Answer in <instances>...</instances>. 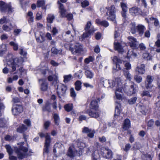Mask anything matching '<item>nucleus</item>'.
I'll return each instance as SVG.
<instances>
[{
	"label": "nucleus",
	"mask_w": 160,
	"mask_h": 160,
	"mask_svg": "<svg viewBox=\"0 0 160 160\" xmlns=\"http://www.w3.org/2000/svg\"><path fill=\"white\" fill-rule=\"evenodd\" d=\"M24 144V142L18 143V145L19 146L15 150L18 158L20 159H22L31 156V153H32L31 150L28 151L27 148L23 146Z\"/></svg>",
	"instance_id": "1"
},
{
	"label": "nucleus",
	"mask_w": 160,
	"mask_h": 160,
	"mask_svg": "<svg viewBox=\"0 0 160 160\" xmlns=\"http://www.w3.org/2000/svg\"><path fill=\"white\" fill-rule=\"evenodd\" d=\"M117 83L116 89L115 91L116 98L118 100H121L122 99V96L121 94L124 90L123 88V85L122 81L120 78H117L115 79Z\"/></svg>",
	"instance_id": "2"
},
{
	"label": "nucleus",
	"mask_w": 160,
	"mask_h": 160,
	"mask_svg": "<svg viewBox=\"0 0 160 160\" xmlns=\"http://www.w3.org/2000/svg\"><path fill=\"white\" fill-rule=\"evenodd\" d=\"M106 9L108 10L106 13L107 15L108 16L107 19L114 22V23H116L115 13L116 11V9L115 6L112 5L110 7H106Z\"/></svg>",
	"instance_id": "3"
},
{
	"label": "nucleus",
	"mask_w": 160,
	"mask_h": 160,
	"mask_svg": "<svg viewBox=\"0 0 160 160\" xmlns=\"http://www.w3.org/2000/svg\"><path fill=\"white\" fill-rule=\"evenodd\" d=\"M130 27L131 31L132 34L135 33L137 30L140 36H142L143 35L145 29V28L144 26L139 25L136 27L134 23H131L130 24Z\"/></svg>",
	"instance_id": "4"
},
{
	"label": "nucleus",
	"mask_w": 160,
	"mask_h": 160,
	"mask_svg": "<svg viewBox=\"0 0 160 160\" xmlns=\"http://www.w3.org/2000/svg\"><path fill=\"white\" fill-rule=\"evenodd\" d=\"M72 43H66L64 46L66 48H69L73 54L79 52L82 50V46L78 43H76L74 48L72 47Z\"/></svg>",
	"instance_id": "5"
},
{
	"label": "nucleus",
	"mask_w": 160,
	"mask_h": 160,
	"mask_svg": "<svg viewBox=\"0 0 160 160\" xmlns=\"http://www.w3.org/2000/svg\"><path fill=\"white\" fill-rule=\"evenodd\" d=\"M21 63V60L19 58H16L8 61L7 64L11 67L12 70L11 72H13L16 70V67H18L19 64Z\"/></svg>",
	"instance_id": "6"
},
{
	"label": "nucleus",
	"mask_w": 160,
	"mask_h": 160,
	"mask_svg": "<svg viewBox=\"0 0 160 160\" xmlns=\"http://www.w3.org/2000/svg\"><path fill=\"white\" fill-rule=\"evenodd\" d=\"M66 90V86L63 84L60 83L57 85V92L60 98L65 96Z\"/></svg>",
	"instance_id": "7"
},
{
	"label": "nucleus",
	"mask_w": 160,
	"mask_h": 160,
	"mask_svg": "<svg viewBox=\"0 0 160 160\" xmlns=\"http://www.w3.org/2000/svg\"><path fill=\"white\" fill-rule=\"evenodd\" d=\"M100 154L103 157L108 159L112 158V152L110 149L104 147L101 148Z\"/></svg>",
	"instance_id": "8"
},
{
	"label": "nucleus",
	"mask_w": 160,
	"mask_h": 160,
	"mask_svg": "<svg viewBox=\"0 0 160 160\" xmlns=\"http://www.w3.org/2000/svg\"><path fill=\"white\" fill-rule=\"evenodd\" d=\"M129 12L133 16L138 15L139 14H143L147 15L148 14V11L145 12H142L141 9L136 7H132L130 8Z\"/></svg>",
	"instance_id": "9"
},
{
	"label": "nucleus",
	"mask_w": 160,
	"mask_h": 160,
	"mask_svg": "<svg viewBox=\"0 0 160 160\" xmlns=\"http://www.w3.org/2000/svg\"><path fill=\"white\" fill-rule=\"evenodd\" d=\"M100 83L105 87H114L115 85V82L113 81H109L102 78L100 79Z\"/></svg>",
	"instance_id": "10"
},
{
	"label": "nucleus",
	"mask_w": 160,
	"mask_h": 160,
	"mask_svg": "<svg viewBox=\"0 0 160 160\" xmlns=\"http://www.w3.org/2000/svg\"><path fill=\"white\" fill-rule=\"evenodd\" d=\"M23 111V107L20 105L15 104L13 106L12 108V112L14 115L19 114L21 113Z\"/></svg>",
	"instance_id": "11"
},
{
	"label": "nucleus",
	"mask_w": 160,
	"mask_h": 160,
	"mask_svg": "<svg viewBox=\"0 0 160 160\" xmlns=\"http://www.w3.org/2000/svg\"><path fill=\"white\" fill-rule=\"evenodd\" d=\"M0 7L1 11L2 12H12L11 6L3 1H0Z\"/></svg>",
	"instance_id": "12"
},
{
	"label": "nucleus",
	"mask_w": 160,
	"mask_h": 160,
	"mask_svg": "<svg viewBox=\"0 0 160 160\" xmlns=\"http://www.w3.org/2000/svg\"><path fill=\"white\" fill-rule=\"evenodd\" d=\"M67 155L71 158H72L76 155L80 156L81 155L80 153H78L77 151L73 147H70L69 148Z\"/></svg>",
	"instance_id": "13"
},
{
	"label": "nucleus",
	"mask_w": 160,
	"mask_h": 160,
	"mask_svg": "<svg viewBox=\"0 0 160 160\" xmlns=\"http://www.w3.org/2000/svg\"><path fill=\"white\" fill-rule=\"evenodd\" d=\"M128 39L129 40L130 46L131 48L135 49L138 47V42L135 38L132 37L130 36L128 37Z\"/></svg>",
	"instance_id": "14"
},
{
	"label": "nucleus",
	"mask_w": 160,
	"mask_h": 160,
	"mask_svg": "<svg viewBox=\"0 0 160 160\" xmlns=\"http://www.w3.org/2000/svg\"><path fill=\"white\" fill-rule=\"evenodd\" d=\"M112 60L116 64V67H114L113 69L116 70L117 71L121 70V68L119 63H122V60L116 56H115L113 57Z\"/></svg>",
	"instance_id": "15"
},
{
	"label": "nucleus",
	"mask_w": 160,
	"mask_h": 160,
	"mask_svg": "<svg viewBox=\"0 0 160 160\" xmlns=\"http://www.w3.org/2000/svg\"><path fill=\"white\" fill-rule=\"evenodd\" d=\"M153 77L151 75H148L147 76L145 82V86L146 88L148 89L151 87V83L153 81Z\"/></svg>",
	"instance_id": "16"
},
{
	"label": "nucleus",
	"mask_w": 160,
	"mask_h": 160,
	"mask_svg": "<svg viewBox=\"0 0 160 160\" xmlns=\"http://www.w3.org/2000/svg\"><path fill=\"white\" fill-rule=\"evenodd\" d=\"M100 102L99 98L97 100H92L90 104V108L91 109L95 110L97 111L98 109V103Z\"/></svg>",
	"instance_id": "17"
},
{
	"label": "nucleus",
	"mask_w": 160,
	"mask_h": 160,
	"mask_svg": "<svg viewBox=\"0 0 160 160\" xmlns=\"http://www.w3.org/2000/svg\"><path fill=\"white\" fill-rule=\"evenodd\" d=\"M39 82L40 83L41 82H42L40 87L41 90L44 91H46L48 88V84L45 82V80L43 79H39Z\"/></svg>",
	"instance_id": "18"
},
{
	"label": "nucleus",
	"mask_w": 160,
	"mask_h": 160,
	"mask_svg": "<svg viewBox=\"0 0 160 160\" xmlns=\"http://www.w3.org/2000/svg\"><path fill=\"white\" fill-rule=\"evenodd\" d=\"M88 113L89 115L91 117L96 118L99 116L98 109L97 110V111L95 110L92 109L89 111Z\"/></svg>",
	"instance_id": "19"
},
{
	"label": "nucleus",
	"mask_w": 160,
	"mask_h": 160,
	"mask_svg": "<svg viewBox=\"0 0 160 160\" xmlns=\"http://www.w3.org/2000/svg\"><path fill=\"white\" fill-rule=\"evenodd\" d=\"M114 45L115 50L118 51L119 53L124 52L123 48L120 43L115 42Z\"/></svg>",
	"instance_id": "20"
},
{
	"label": "nucleus",
	"mask_w": 160,
	"mask_h": 160,
	"mask_svg": "<svg viewBox=\"0 0 160 160\" xmlns=\"http://www.w3.org/2000/svg\"><path fill=\"white\" fill-rule=\"evenodd\" d=\"M145 65L143 64H142L140 66L137 67L136 71H137L140 74H142L145 73Z\"/></svg>",
	"instance_id": "21"
},
{
	"label": "nucleus",
	"mask_w": 160,
	"mask_h": 160,
	"mask_svg": "<svg viewBox=\"0 0 160 160\" xmlns=\"http://www.w3.org/2000/svg\"><path fill=\"white\" fill-rule=\"evenodd\" d=\"M136 86V85L134 84L133 85H131L129 90H126L125 92L127 93L128 95H131L135 93L136 91V90L135 88V86Z\"/></svg>",
	"instance_id": "22"
},
{
	"label": "nucleus",
	"mask_w": 160,
	"mask_h": 160,
	"mask_svg": "<svg viewBox=\"0 0 160 160\" xmlns=\"http://www.w3.org/2000/svg\"><path fill=\"white\" fill-rule=\"evenodd\" d=\"M121 105L119 103L116 102L115 111L114 117L118 116L120 113Z\"/></svg>",
	"instance_id": "23"
},
{
	"label": "nucleus",
	"mask_w": 160,
	"mask_h": 160,
	"mask_svg": "<svg viewBox=\"0 0 160 160\" xmlns=\"http://www.w3.org/2000/svg\"><path fill=\"white\" fill-rule=\"evenodd\" d=\"M95 31V30H90L88 32L83 33L82 36L79 37V39L81 41L83 40L85 38L90 35L91 33Z\"/></svg>",
	"instance_id": "24"
},
{
	"label": "nucleus",
	"mask_w": 160,
	"mask_h": 160,
	"mask_svg": "<svg viewBox=\"0 0 160 160\" xmlns=\"http://www.w3.org/2000/svg\"><path fill=\"white\" fill-rule=\"evenodd\" d=\"M96 22L98 24L101 25L105 27H107L109 25V23L108 22L105 20L101 21L99 19H96Z\"/></svg>",
	"instance_id": "25"
},
{
	"label": "nucleus",
	"mask_w": 160,
	"mask_h": 160,
	"mask_svg": "<svg viewBox=\"0 0 160 160\" xmlns=\"http://www.w3.org/2000/svg\"><path fill=\"white\" fill-rule=\"evenodd\" d=\"M130 125V120L128 119H126L124 122L123 128L124 130H127Z\"/></svg>",
	"instance_id": "26"
},
{
	"label": "nucleus",
	"mask_w": 160,
	"mask_h": 160,
	"mask_svg": "<svg viewBox=\"0 0 160 160\" xmlns=\"http://www.w3.org/2000/svg\"><path fill=\"white\" fill-rule=\"evenodd\" d=\"M27 129V127L24 124L19 126L17 129V131L19 133H22L24 132Z\"/></svg>",
	"instance_id": "27"
},
{
	"label": "nucleus",
	"mask_w": 160,
	"mask_h": 160,
	"mask_svg": "<svg viewBox=\"0 0 160 160\" xmlns=\"http://www.w3.org/2000/svg\"><path fill=\"white\" fill-rule=\"evenodd\" d=\"M85 30L86 31H89L90 30H94L92 26L91 21H89L87 22L85 27Z\"/></svg>",
	"instance_id": "28"
},
{
	"label": "nucleus",
	"mask_w": 160,
	"mask_h": 160,
	"mask_svg": "<svg viewBox=\"0 0 160 160\" xmlns=\"http://www.w3.org/2000/svg\"><path fill=\"white\" fill-rule=\"evenodd\" d=\"M55 18V16L52 14H48L47 18V22L48 23H51L53 22Z\"/></svg>",
	"instance_id": "29"
},
{
	"label": "nucleus",
	"mask_w": 160,
	"mask_h": 160,
	"mask_svg": "<svg viewBox=\"0 0 160 160\" xmlns=\"http://www.w3.org/2000/svg\"><path fill=\"white\" fill-rule=\"evenodd\" d=\"M85 75L87 78L90 79L92 78L94 76L93 73L89 70H87L85 71Z\"/></svg>",
	"instance_id": "30"
},
{
	"label": "nucleus",
	"mask_w": 160,
	"mask_h": 160,
	"mask_svg": "<svg viewBox=\"0 0 160 160\" xmlns=\"http://www.w3.org/2000/svg\"><path fill=\"white\" fill-rule=\"evenodd\" d=\"M36 38L37 42L39 43H41L45 41V38L42 34H40L39 37L36 36Z\"/></svg>",
	"instance_id": "31"
},
{
	"label": "nucleus",
	"mask_w": 160,
	"mask_h": 160,
	"mask_svg": "<svg viewBox=\"0 0 160 160\" xmlns=\"http://www.w3.org/2000/svg\"><path fill=\"white\" fill-rule=\"evenodd\" d=\"M76 1L78 3H81L82 4V6L83 8L87 7L89 5V2L87 0H85L83 2H82L80 0H76Z\"/></svg>",
	"instance_id": "32"
},
{
	"label": "nucleus",
	"mask_w": 160,
	"mask_h": 160,
	"mask_svg": "<svg viewBox=\"0 0 160 160\" xmlns=\"http://www.w3.org/2000/svg\"><path fill=\"white\" fill-rule=\"evenodd\" d=\"M123 74L125 77L128 80L130 81L131 78V75L129 73V71L128 70H126L125 69H123Z\"/></svg>",
	"instance_id": "33"
},
{
	"label": "nucleus",
	"mask_w": 160,
	"mask_h": 160,
	"mask_svg": "<svg viewBox=\"0 0 160 160\" xmlns=\"http://www.w3.org/2000/svg\"><path fill=\"white\" fill-rule=\"evenodd\" d=\"M55 123L57 125H58L60 122V118L58 115L56 114H54L53 115Z\"/></svg>",
	"instance_id": "34"
},
{
	"label": "nucleus",
	"mask_w": 160,
	"mask_h": 160,
	"mask_svg": "<svg viewBox=\"0 0 160 160\" xmlns=\"http://www.w3.org/2000/svg\"><path fill=\"white\" fill-rule=\"evenodd\" d=\"M51 138L50 135L48 133H47V135L45 136V145L49 146L50 143L51 142Z\"/></svg>",
	"instance_id": "35"
},
{
	"label": "nucleus",
	"mask_w": 160,
	"mask_h": 160,
	"mask_svg": "<svg viewBox=\"0 0 160 160\" xmlns=\"http://www.w3.org/2000/svg\"><path fill=\"white\" fill-rule=\"evenodd\" d=\"M93 160H100V155L97 151L95 152L92 154Z\"/></svg>",
	"instance_id": "36"
},
{
	"label": "nucleus",
	"mask_w": 160,
	"mask_h": 160,
	"mask_svg": "<svg viewBox=\"0 0 160 160\" xmlns=\"http://www.w3.org/2000/svg\"><path fill=\"white\" fill-rule=\"evenodd\" d=\"M1 48H2L3 50H1L0 51V56H2L5 53L6 50V46L5 44H2L0 46Z\"/></svg>",
	"instance_id": "37"
},
{
	"label": "nucleus",
	"mask_w": 160,
	"mask_h": 160,
	"mask_svg": "<svg viewBox=\"0 0 160 160\" xmlns=\"http://www.w3.org/2000/svg\"><path fill=\"white\" fill-rule=\"evenodd\" d=\"M64 108L66 111L69 112L72 109V104H67L64 106Z\"/></svg>",
	"instance_id": "38"
},
{
	"label": "nucleus",
	"mask_w": 160,
	"mask_h": 160,
	"mask_svg": "<svg viewBox=\"0 0 160 160\" xmlns=\"http://www.w3.org/2000/svg\"><path fill=\"white\" fill-rule=\"evenodd\" d=\"M75 89L77 91L80 90L81 88V82L79 81H77L75 83Z\"/></svg>",
	"instance_id": "39"
},
{
	"label": "nucleus",
	"mask_w": 160,
	"mask_h": 160,
	"mask_svg": "<svg viewBox=\"0 0 160 160\" xmlns=\"http://www.w3.org/2000/svg\"><path fill=\"white\" fill-rule=\"evenodd\" d=\"M142 57L146 59L147 60H150L152 59L151 55L149 53L147 52L143 53Z\"/></svg>",
	"instance_id": "40"
},
{
	"label": "nucleus",
	"mask_w": 160,
	"mask_h": 160,
	"mask_svg": "<svg viewBox=\"0 0 160 160\" xmlns=\"http://www.w3.org/2000/svg\"><path fill=\"white\" fill-rule=\"evenodd\" d=\"M10 45L12 47L13 49L16 51L18 49V46L17 44L13 42H11L9 43Z\"/></svg>",
	"instance_id": "41"
},
{
	"label": "nucleus",
	"mask_w": 160,
	"mask_h": 160,
	"mask_svg": "<svg viewBox=\"0 0 160 160\" xmlns=\"http://www.w3.org/2000/svg\"><path fill=\"white\" fill-rule=\"evenodd\" d=\"M134 79L138 83H140L142 80L141 77L137 75L134 76Z\"/></svg>",
	"instance_id": "42"
},
{
	"label": "nucleus",
	"mask_w": 160,
	"mask_h": 160,
	"mask_svg": "<svg viewBox=\"0 0 160 160\" xmlns=\"http://www.w3.org/2000/svg\"><path fill=\"white\" fill-rule=\"evenodd\" d=\"M45 4V1L43 0H38L37 2V5L38 7L43 6Z\"/></svg>",
	"instance_id": "43"
},
{
	"label": "nucleus",
	"mask_w": 160,
	"mask_h": 160,
	"mask_svg": "<svg viewBox=\"0 0 160 160\" xmlns=\"http://www.w3.org/2000/svg\"><path fill=\"white\" fill-rule=\"evenodd\" d=\"M70 91L71 96L75 99L76 96V93L75 92V90L73 88H71Z\"/></svg>",
	"instance_id": "44"
},
{
	"label": "nucleus",
	"mask_w": 160,
	"mask_h": 160,
	"mask_svg": "<svg viewBox=\"0 0 160 160\" xmlns=\"http://www.w3.org/2000/svg\"><path fill=\"white\" fill-rule=\"evenodd\" d=\"M143 160H151V156L148 154L143 155L142 157Z\"/></svg>",
	"instance_id": "45"
},
{
	"label": "nucleus",
	"mask_w": 160,
	"mask_h": 160,
	"mask_svg": "<svg viewBox=\"0 0 160 160\" xmlns=\"http://www.w3.org/2000/svg\"><path fill=\"white\" fill-rule=\"evenodd\" d=\"M58 77L55 76H49L48 78V79L49 81H52L54 80V81L57 82L58 80Z\"/></svg>",
	"instance_id": "46"
},
{
	"label": "nucleus",
	"mask_w": 160,
	"mask_h": 160,
	"mask_svg": "<svg viewBox=\"0 0 160 160\" xmlns=\"http://www.w3.org/2000/svg\"><path fill=\"white\" fill-rule=\"evenodd\" d=\"M72 77V76L70 75H65L64 76V82L65 83L67 82L68 81H69L71 79V78Z\"/></svg>",
	"instance_id": "47"
},
{
	"label": "nucleus",
	"mask_w": 160,
	"mask_h": 160,
	"mask_svg": "<svg viewBox=\"0 0 160 160\" xmlns=\"http://www.w3.org/2000/svg\"><path fill=\"white\" fill-rule=\"evenodd\" d=\"M121 6L122 11H127V6L125 3L122 2L121 3Z\"/></svg>",
	"instance_id": "48"
},
{
	"label": "nucleus",
	"mask_w": 160,
	"mask_h": 160,
	"mask_svg": "<svg viewBox=\"0 0 160 160\" xmlns=\"http://www.w3.org/2000/svg\"><path fill=\"white\" fill-rule=\"evenodd\" d=\"M5 147L9 154H11L12 152V150L10 146L8 145H6Z\"/></svg>",
	"instance_id": "49"
},
{
	"label": "nucleus",
	"mask_w": 160,
	"mask_h": 160,
	"mask_svg": "<svg viewBox=\"0 0 160 160\" xmlns=\"http://www.w3.org/2000/svg\"><path fill=\"white\" fill-rule=\"evenodd\" d=\"M19 53L21 55L24 56L26 55L27 54V52L23 48H20L19 50Z\"/></svg>",
	"instance_id": "50"
},
{
	"label": "nucleus",
	"mask_w": 160,
	"mask_h": 160,
	"mask_svg": "<svg viewBox=\"0 0 160 160\" xmlns=\"http://www.w3.org/2000/svg\"><path fill=\"white\" fill-rule=\"evenodd\" d=\"M9 20L7 19L6 17H4L0 19V24H2L4 23H7Z\"/></svg>",
	"instance_id": "51"
},
{
	"label": "nucleus",
	"mask_w": 160,
	"mask_h": 160,
	"mask_svg": "<svg viewBox=\"0 0 160 160\" xmlns=\"http://www.w3.org/2000/svg\"><path fill=\"white\" fill-rule=\"evenodd\" d=\"M93 60V58L92 56H90L88 58H86L84 60V62L85 63L88 64L90 62H92Z\"/></svg>",
	"instance_id": "52"
},
{
	"label": "nucleus",
	"mask_w": 160,
	"mask_h": 160,
	"mask_svg": "<svg viewBox=\"0 0 160 160\" xmlns=\"http://www.w3.org/2000/svg\"><path fill=\"white\" fill-rule=\"evenodd\" d=\"M137 99V98L136 97L132 98L128 100V102L130 104H132L135 102Z\"/></svg>",
	"instance_id": "53"
},
{
	"label": "nucleus",
	"mask_w": 160,
	"mask_h": 160,
	"mask_svg": "<svg viewBox=\"0 0 160 160\" xmlns=\"http://www.w3.org/2000/svg\"><path fill=\"white\" fill-rule=\"evenodd\" d=\"M91 129H89L87 127H84L82 129V132L83 133H88L89 132H91Z\"/></svg>",
	"instance_id": "54"
},
{
	"label": "nucleus",
	"mask_w": 160,
	"mask_h": 160,
	"mask_svg": "<svg viewBox=\"0 0 160 160\" xmlns=\"http://www.w3.org/2000/svg\"><path fill=\"white\" fill-rule=\"evenodd\" d=\"M78 147L81 149H82L85 146V144L82 142H78L77 143Z\"/></svg>",
	"instance_id": "55"
},
{
	"label": "nucleus",
	"mask_w": 160,
	"mask_h": 160,
	"mask_svg": "<svg viewBox=\"0 0 160 160\" xmlns=\"http://www.w3.org/2000/svg\"><path fill=\"white\" fill-rule=\"evenodd\" d=\"M51 51L52 53L55 54H57L58 53L59 51H61V50H58L55 47H53L52 48Z\"/></svg>",
	"instance_id": "56"
},
{
	"label": "nucleus",
	"mask_w": 160,
	"mask_h": 160,
	"mask_svg": "<svg viewBox=\"0 0 160 160\" xmlns=\"http://www.w3.org/2000/svg\"><path fill=\"white\" fill-rule=\"evenodd\" d=\"M141 95L142 96H147L149 97H151V95L150 94L149 92L147 91H144L142 93Z\"/></svg>",
	"instance_id": "57"
},
{
	"label": "nucleus",
	"mask_w": 160,
	"mask_h": 160,
	"mask_svg": "<svg viewBox=\"0 0 160 160\" xmlns=\"http://www.w3.org/2000/svg\"><path fill=\"white\" fill-rule=\"evenodd\" d=\"M131 148V145L129 143L127 144L125 146V147L123 148V150L126 151L127 152Z\"/></svg>",
	"instance_id": "58"
},
{
	"label": "nucleus",
	"mask_w": 160,
	"mask_h": 160,
	"mask_svg": "<svg viewBox=\"0 0 160 160\" xmlns=\"http://www.w3.org/2000/svg\"><path fill=\"white\" fill-rule=\"evenodd\" d=\"M2 29L4 31L8 32L10 31L11 28L6 25H4L2 27Z\"/></svg>",
	"instance_id": "59"
},
{
	"label": "nucleus",
	"mask_w": 160,
	"mask_h": 160,
	"mask_svg": "<svg viewBox=\"0 0 160 160\" xmlns=\"http://www.w3.org/2000/svg\"><path fill=\"white\" fill-rule=\"evenodd\" d=\"M66 10H64L60 11L59 12L60 13V17L62 18L65 17L66 16Z\"/></svg>",
	"instance_id": "60"
},
{
	"label": "nucleus",
	"mask_w": 160,
	"mask_h": 160,
	"mask_svg": "<svg viewBox=\"0 0 160 160\" xmlns=\"http://www.w3.org/2000/svg\"><path fill=\"white\" fill-rule=\"evenodd\" d=\"M6 123V121L3 119H0V127H2L4 126Z\"/></svg>",
	"instance_id": "61"
},
{
	"label": "nucleus",
	"mask_w": 160,
	"mask_h": 160,
	"mask_svg": "<svg viewBox=\"0 0 160 160\" xmlns=\"http://www.w3.org/2000/svg\"><path fill=\"white\" fill-rule=\"evenodd\" d=\"M43 111H47L48 112L51 111V108L50 106L48 104H46L44 108L43 109Z\"/></svg>",
	"instance_id": "62"
},
{
	"label": "nucleus",
	"mask_w": 160,
	"mask_h": 160,
	"mask_svg": "<svg viewBox=\"0 0 160 160\" xmlns=\"http://www.w3.org/2000/svg\"><path fill=\"white\" fill-rule=\"evenodd\" d=\"M125 69L126 70H130L131 68V66L129 62H126L125 64Z\"/></svg>",
	"instance_id": "63"
},
{
	"label": "nucleus",
	"mask_w": 160,
	"mask_h": 160,
	"mask_svg": "<svg viewBox=\"0 0 160 160\" xmlns=\"http://www.w3.org/2000/svg\"><path fill=\"white\" fill-rule=\"evenodd\" d=\"M42 18V15L39 12H38L36 15V19L39 20H41Z\"/></svg>",
	"instance_id": "64"
}]
</instances>
